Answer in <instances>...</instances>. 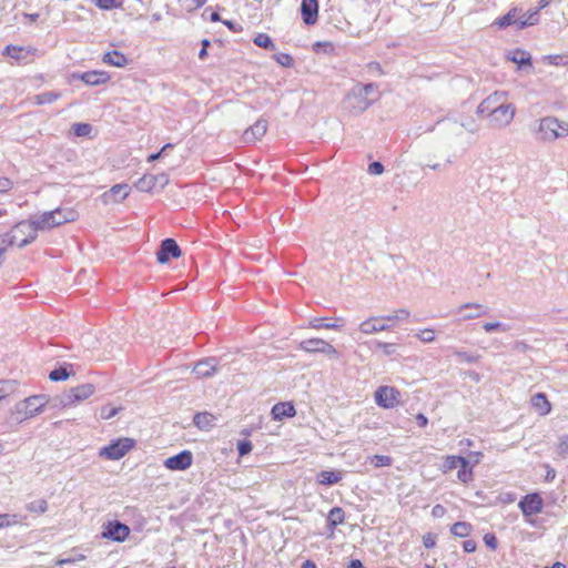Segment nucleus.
<instances>
[{
  "label": "nucleus",
  "instance_id": "f257e3e1",
  "mask_svg": "<svg viewBox=\"0 0 568 568\" xmlns=\"http://www.w3.org/2000/svg\"><path fill=\"white\" fill-rule=\"evenodd\" d=\"M37 232L32 220L22 221L16 224L10 232L0 236V241L9 246L17 245L18 247H23L36 240Z\"/></svg>",
  "mask_w": 568,
  "mask_h": 568
},
{
  "label": "nucleus",
  "instance_id": "f03ea898",
  "mask_svg": "<svg viewBox=\"0 0 568 568\" xmlns=\"http://www.w3.org/2000/svg\"><path fill=\"white\" fill-rule=\"evenodd\" d=\"M536 134L539 141L554 142L568 136V123L555 116H545L539 120Z\"/></svg>",
  "mask_w": 568,
  "mask_h": 568
},
{
  "label": "nucleus",
  "instance_id": "7ed1b4c3",
  "mask_svg": "<svg viewBox=\"0 0 568 568\" xmlns=\"http://www.w3.org/2000/svg\"><path fill=\"white\" fill-rule=\"evenodd\" d=\"M47 403L48 400L44 396H30L14 405L12 415L18 423H22L42 413Z\"/></svg>",
  "mask_w": 568,
  "mask_h": 568
},
{
  "label": "nucleus",
  "instance_id": "20e7f679",
  "mask_svg": "<svg viewBox=\"0 0 568 568\" xmlns=\"http://www.w3.org/2000/svg\"><path fill=\"white\" fill-rule=\"evenodd\" d=\"M134 442L131 438H119L108 446L99 450V457L108 460H118L125 456V454L133 447Z\"/></svg>",
  "mask_w": 568,
  "mask_h": 568
},
{
  "label": "nucleus",
  "instance_id": "39448f33",
  "mask_svg": "<svg viewBox=\"0 0 568 568\" xmlns=\"http://www.w3.org/2000/svg\"><path fill=\"white\" fill-rule=\"evenodd\" d=\"M375 98H367L363 94L361 89L357 85H354L353 89L348 92L345 98V109L353 113H362L367 110L374 102Z\"/></svg>",
  "mask_w": 568,
  "mask_h": 568
},
{
  "label": "nucleus",
  "instance_id": "423d86ee",
  "mask_svg": "<svg viewBox=\"0 0 568 568\" xmlns=\"http://www.w3.org/2000/svg\"><path fill=\"white\" fill-rule=\"evenodd\" d=\"M515 116V108L511 103L507 101L499 105L498 109L491 112L487 118L489 119V123L494 128H505L511 123Z\"/></svg>",
  "mask_w": 568,
  "mask_h": 568
},
{
  "label": "nucleus",
  "instance_id": "0eeeda50",
  "mask_svg": "<svg viewBox=\"0 0 568 568\" xmlns=\"http://www.w3.org/2000/svg\"><path fill=\"white\" fill-rule=\"evenodd\" d=\"M95 392V387L92 384H82L71 388L61 396L60 403L63 406H71L78 402L89 398Z\"/></svg>",
  "mask_w": 568,
  "mask_h": 568
},
{
  "label": "nucleus",
  "instance_id": "6e6552de",
  "mask_svg": "<svg viewBox=\"0 0 568 568\" xmlns=\"http://www.w3.org/2000/svg\"><path fill=\"white\" fill-rule=\"evenodd\" d=\"M298 348L310 354L321 353L327 356H337L336 348L322 338L304 339L300 343Z\"/></svg>",
  "mask_w": 568,
  "mask_h": 568
},
{
  "label": "nucleus",
  "instance_id": "1a4fd4ad",
  "mask_svg": "<svg viewBox=\"0 0 568 568\" xmlns=\"http://www.w3.org/2000/svg\"><path fill=\"white\" fill-rule=\"evenodd\" d=\"M399 390L390 386H379L374 393L376 404L386 409L395 407L399 403Z\"/></svg>",
  "mask_w": 568,
  "mask_h": 568
},
{
  "label": "nucleus",
  "instance_id": "9d476101",
  "mask_svg": "<svg viewBox=\"0 0 568 568\" xmlns=\"http://www.w3.org/2000/svg\"><path fill=\"white\" fill-rule=\"evenodd\" d=\"M386 317L387 315L371 316L359 324L358 329L361 333L365 335H372L379 332L388 331L392 327V325L388 324L390 321H388Z\"/></svg>",
  "mask_w": 568,
  "mask_h": 568
},
{
  "label": "nucleus",
  "instance_id": "9b49d317",
  "mask_svg": "<svg viewBox=\"0 0 568 568\" xmlns=\"http://www.w3.org/2000/svg\"><path fill=\"white\" fill-rule=\"evenodd\" d=\"M216 372V362L214 358H206L197 362L192 368L187 365L180 366V375L190 373L194 374L197 378L210 377Z\"/></svg>",
  "mask_w": 568,
  "mask_h": 568
},
{
  "label": "nucleus",
  "instance_id": "f8f14e48",
  "mask_svg": "<svg viewBox=\"0 0 568 568\" xmlns=\"http://www.w3.org/2000/svg\"><path fill=\"white\" fill-rule=\"evenodd\" d=\"M542 498L537 494L526 495L518 504L524 516L529 517L537 515L542 509Z\"/></svg>",
  "mask_w": 568,
  "mask_h": 568
},
{
  "label": "nucleus",
  "instance_id": "ddd939ff",
  "mask_svg": "<svg viewBox=\"0 0 568 568\" xmlns=\"http://www.w3.org/2000/svg\"><path fill=\"white\" fill-rule=\"evenodd\" d=\"M130 529L126 525L120 523V521H110L104 530L102 531V537L106 539H111L113 541H124L125 538L129 536Z\"/></svg>",
  "mask_w": 568,
  "mask_h": 568
},
{
  "label": "nucleus",
  "instance_id": "4468645a",
  "mask_svg": "<svg viewBox=\"0 0 568 568\" xmlns=\"http://www.w3.org/2000/svg\"><path fill=\"white\" fill-rule=\"evenodd\" d=\"M506 94L504 92H495L480 102L477 108V113L481 115H489L506 102Z\"/></svg>",
  "mask_w": 568,
  "mask_h": 568
},
{
  "label": "nucleus",
  "instance_id": "2eb2a0df",
  "mask_svg": "<svg viewBox=\"0 0 568 568\" xmlns=\"http://www.w3.org/2000/svg\"><path fill=\"white\" fill-rule=\"evenodd\" d=\"M130 190V185L126 183L115 184L102 194V201L104 204L121 202L128 197Z\"/></svg>",
  "mask_w": 568,
  "mask_h": 568
},
{
  "label": "nucleus",
  "instance_id": "dca6fc26",
  "mask_svg": "<svg viewBox=\"0 0 568 568\" xmlns=\"http://www.w3.org/2000/svg\"><path fill=\"white\" fill-rule=\"evenodd\" d=\"M267 131V121L264 119H258L252 126L246 129L243 133V141L245 143H254L260 141Z\"/></svg>",
  "mask_w": 568,
  "mask_h": 568
},
{
  "label": "nucleus",
  "instance_id": "f3484780",
  "mask_svg": "<svg viewBox=\"0 0 568 568\" xmlns=\"http://www.w3.org/2000/svg\"><path fill=\"white\" fill-rule=\"evenodd\" d=\"M462 315L463 321H469L480 317L486 313V307L478 303H465L456 310Z\"/></svg>",
  "mask_w": 568,
  "mask_h": 568
},
{
  "label": "nucleus",
  "instance_id": "a211bd4d",
  "mask_svg": "<svg viewBox=\"0 0 568 568\" xmlns=\"http://www.w3.org/2000/svg\"><path fill=\"white\" fill-rule=\"evenodd\" d=\"M170 257H178V243L173 239L164 240L156 253L158 262L161 264H165Z\"/></svg>",
  "mask_w": 568,
  "mask_h": 568
},
{
  "label": "nucleus",
  "instance_id": "6ab92c4d",
  "mask_svg": "<svg viewBox=\"0 0 568 568\" xmlns=\"http://www.w3.org/2000/svg\"><path fill=\"white\" fill-rule=\"evenodd\" d=\"M301 12L304 23L311 26L317 21L318 2L317 0H302Z\"/></svg>",
  "mask_w": 568,
  "mask_h": 568
},
{
  "label": "nucleus",
  "instance_id": "aec40b11",
  "mask_svg": "<svg viewBox=\"0 0 568 568\" xmlns=\"http://www.w3.org/2000/svg\"><path fill=\"white\" fill-rule=\"evenodd\" d=\"M73 77H78L88 85H100L110 80V75L104 71H89Z\"/></svg>",
  "mask_w": 568,
  "mask_h": 568
},
{
  "label": "nucleus",
  "instance_id": "412c9836",
  "mask_svg": "<svg viewBox=\"0 0 568 568\" xmlns=\"http://www.w3.org/2000/svg\"><path fill=\"white\" fill-rule=\"evenodd\" d=\"M272 417L275 420H282L285 417H293L296 414L295 407L290 402L277 403L272 407Z\"/></svg>",
  "mask_w": 568,
  "mask_h": 568
},
{
  "label": "nucleus",
  "instance_id": "4be33fe9",
  "mask_svg": "<svg viewBox=\"0 0 568 568\" xmlns=\"http://www.w3.org/2000/svg\"><path fill=\"white\" fill-rule=\"evenodd\" d=\"M531 406L541 416H546L551 412V404L544 393H537L531 397Z\"/></svg>",
  "mask_w": 568,
  "mask_h": 568
},
{
  "label": "nucleus",
  "instance_id": "5701e85b",
  "mask_svg": "<svg viewBox=\"0 0 568 568\" xmlns=\"http://www.w3.org/2000/svg\"><path fill=\"white\" fill-rule=\"evenodd\" d=\"M37 231L50 230L55 226L54 215L50 212H44L40 216L31 219Z\"/></svg>",
  "mask_w": 568,
  "mask_h": 568
},
{
  "label": "nucleus",
  "instance_id": "b1692460",
  "mask_svg": "<svg viewBox=\"0 0 568 568\" xmlns=\"http://www.w3.org/2000/svg\"><path fill=\"white\" fill-rule=\"evenodd\" d=\"M342 478V471L336 470H322L317 474V483L325 486L337 484Z\"/></svg>",
  "mask_w": 568,
  "mask_h": 568
},
{
  "label": "nucleus",
  "instance_id": "393cba45",
  "mask_svg": "<svg viewBox=\"0 0 568 568\" xmlns=\"http://www.w3.org/2000/svg\"><path fill=\"white\" fill-rule=\"evenodd\" d=\"M102 61L106 64L118 67V68H123L129 62L128 58L120 51L106 52L103 55Z\"/></svg>",
  "mask_w": 568,
  "mask_h": 568
},
{
  "label": "nucleus",
  "instance_id": "a878e982",
  "mask_svg": "<svg viewBox=\"0 0 568 568\" xmlns=\"http://www.w3.org/2000/svg\"><path fill=\"white\" fill-rule=\"evenodd\" d=\"M215 422V417L210 413H197L193 417V423L196 427L202 430H209Z\"/></svg>",
  "mask_w": 568,
  "mask_h": 568
},
{
  "label": "nucleus",
  "instance_id": "bb28decb",
  "mask_svg": "<svg viewBox=\"0 0 568 568\" xmlns=\"http://www.w3.org/2000/svg\"><path fill=\"white\" fill-rule=\"evenodd\" d=\"M51 213H53L54 215L55 226H59L68 222H72L77 217V213L73 210L55 209L51 211Z\"/></svg>",
  "mask_w": 568,
  "mask_h": 568
},
{
  "label": "nucleus",
  "instance_id": "cd10ccee",
  "mask_svg": "<svg viewBox=\"0 0 568 568\" xmlns=\"http://www.w3.org/2000/svg\"><path fill=\"white\" fill-rule=\"evenodd\" d=\"M508 59L514 63L518 64L519 67L531 64V57L525 50H516L510 52L508 54Z\"/></svg>",
  "mask_w": 568,
  "mask_h": 568
},
{
  "label": "nucleus",
  "instance_id": "c85d7f7f",
  "mask_svg": "<svg viewBox=\"0 0 568 568\" xmlns=\"http://www.w3.org/2000/svg\"><path fill=\"white\" fill-rule=\"evenodd\" d=\"M471 530L473 526L467 521H457L450 528V532L460 538L467 537Z\"/></svg>",
  "mask_w": 568,
  "mask_h": 568
},
{
  "label": "nucleus",
  "instance_id": "c756f323",
  "mask_svg": "<svg viewBox=\"0 0 568 568\" xmlns=\"http://www.w3.org/2000/svg\"><path fill=\"white\" fill-rule=\"evenodd\" d=\"M344 521V511L339 507H334L329 510L327 516V523L331 529L333 530L336 526L343 524Z\"/></svg>",
  "mask_w": 568,
  "mask_h": 568
},
{
  "label": "nucleus",
  "instance_id": "7c9ffc66",
  "mask_svg": "<svg viewBox=\"0 0 568 568\" xmlns=\"http://www.w3.org/2000/svg\"><path fill=\"white\" fill-rule=\"evenodd\" d=\"M371 348L381 349L384 355L392 356L397 352L398 345L396 343H385L381 341H375L372 343Z\"/></svg>",
  "mask_w": 568,
  "mask_h": 568
},
{
  "label": "nucleus",
  "instance_id": "2f4dec72",
  "mask_svg": "<svg viewBox=\"0 0 568 568\" xmlns=\"http://www.w3.org/2000/svg\"><path fill=\"white\" fill-rule=\"evenodd\" d=\"M135 187L141 192H150L155 189V175H144L136 183Z\"/></svg>",
  "mask_w": 568,
  "mask_h": 568
},
{
  "label": "nucleus",
  "instance_id": "473e14b6",
  "mask_svg": "<svg viewBox=\"0 0 568 568\" xmlns=\"http://www.w3.org/2000/svg\"><path fill=\"white\" fill-rule=\"evenodd\" d=\"M26 508L33 514H44L48 510L49 505L45 499L40 498L28 503Z\"/></svg>",
  "mask_w": 568,
  "mask_h": 568
},
{
  "label": "nucleus",
  "instance_id": "72a5a7b5",
  "mask_svg": "<svg viewBox=\"0 0 568 568\" xmlns=\"http://www.w3.org/2000/svg\"><path fill=\"white\" fill-rule=\"evenodd\" d=\"M60 97H61V93L53 92V91L40 93L34 97V103L37 105L52 103V102L57 101Z\"/></svg>",
  "mask_w": 568,
  "mask_h": 568
},
{
  "label": "nucleus",
  "instance_id": "f704fd0d",
  "mask_svg": "<svg viewBox=\"0 0 568 568\" xmlns=\"http://www.w3.org/2000/svg\"><path fill=\"white\" fill-rule=\"evenodd\" d=\"M452 354L454 356H456L457 358H459L462 362H465V363H476L479 361L480 356L477 355V354H470L466 351H463V349H457V348H454L452 347Z\"/></svg>",
  "mask_w": 568,
  "mask_h": 568
},
{
  "label": "nucleus",
  "instance_id": "c9c22d12",
  "mask_svg": "<svg viewBox=\"0 0 568 568\" xmlns=\"http://www.w3.org/2000/svg\"><path fill=\"white\" fill-rule=\"evenodd\" d=\"M16 390V382L8 379H0V400Z\"/></svg>",
  "mask_w": 568,
  "mask_h": 568
},
{
  "label": "nucleus",
  "instance_id": "e433bc0d",
  "mask_svg": "<svg viewBox=\"0 0 568 568\" xmlns=\"http://www.w3.org/2000/svg\"><path fill=\"white\" fill-rule=\"evenodd\" d=\"M253 42L257 47H261V48H264V49H275V45H274L272 39L266 33H258L254 38Z\"/></svg>",
  "mask_w": 568,
  "mask_h": 568
},
{
  "label": "nucleus",
  "instance_id": "4c0bfd02",
  "mask_svg": "<svg viewBox=\"0 0 568 568\" xmlns=\"http://www.w3.org/2000/svg\"><path fill=\"white\" fill-rule=\"evenodd\" d=\"M356 85L361 89L363 94L366 95L367 98L376 97V100L378 99V97H379L378 87L375 83H367V84L357 83Z\"/></svg>",
  "mask_w": 568,
  "mask_h": 568
},
{
  "label": "nucleus",
  "instance_id": "58836bf2",
  "mask_svg": "<svg viewBox=\"0 0 568 568\" xmlns=\"http://www.w3.org/2000/svg\"><path fill=\"white\" fill-rule=\"evenodd\" d=\"M483 328L486 333H491L495 331L508 332L510 326L501 322H488L483 325Z\"/></svg>",
  "mask_w": 568,
  "mask_h": 568
},
{
  "label": "nucleus",
  "instance_id": "ea45409f",
  "mask_svg": "<svg viewBox=\"0 0 568 568\" xmlns=\"http://www.w3.org/2000/svg\"><path fill=\"white\" fill-rule=\"evenodd\" d=\"M69 376L65 367L55 368L49 374V378L53 382L65 381Z\"/></svg>",
  "mask_w": 568,
  "mask_h": 568
},
{
  "label": "nucleus",
  "instance_id": "a19ab883",
  "mask_svg": "<svg viewBox=\"0 0 568 568\" xmlns=\"http://www.w3.org/2000/svg\"><path fill=\"white\" fill-rule=\"evenodd\" d=\"M516 22V12L515 10L513 11H509L507 14L500 17L496 23L498 24L499 28H506L513 23Z\"/></svg>",
  "mask_w": 568,
  "mask_h": 568
},
{
  "label": "nucleus",
  "instance_id": "79ce46f5",
  "mask_svg": "<svg viewBox=\"0 0 568 568\" xmlns=\"http://www.w3.org/2000/svg\"><path fill=\"white\" fill-rule=\"evenodd\" d=\"M3 53L14 60H21L24 58V55L22 54L23 48L14 45H7Z\"/></svg>",
  "mask_w": 568,
  "mask_h": 568
},
{
  "label": "nucleus",
  "instance_id": "37998d69",
  "mask_svg": "<svg viewBox=\"0 0 568 568\" xmlns=\"http://www.w3.org/2000/svg\"><path fill=\"white\" fill-rule=\"evenodd\" d=\"M460 465H468L467 459L458 456H449L446 459V467L448 469L460 467Z\"/></svg>",
  "mask_w": 568,
  "mask_h": 568
},
{
  "label": "nucleus",
  "instance_id": "c03bdc74",
  "mask_svg": "<svg viewBox=\"0 0 568 568\" xmlns=\"http://www.w3.org/2000/svg\"><path fill=\"white\" fill-rule=\"evenodd\" d=\"M94 4L101 9L109 10L118 8L122 4V0H92Z\"/></svg>",
  "mask_w": 568,
  "mask_h": 568
},
{
  "label": "nucleus",
  "instance_id": "a18cd8bd",
  "mask_svg": "<svg viewBox=\"0 0 568 568\" xmlns=\"http://www.w3.org/2000/svg\"><path fill=\"white\" fill-rule=\"evenodd\" d=\"M192 453L190 450L180 452V470L186 469L192 465Z\"/></svg>",
  "mask_w": 568,
  "mask_h": 568
},
{
  "label": "nucleus",
  "instance_id": "49530a36",
  "mask_svg": "<svg viewBox=\"0 0 568 568\" xmlns=\"http://www.w3.org/2000/svg\"><path fill=\"white\" fill-rule=\"evenodd\" d=\"M557 453L562 458L568 457V435H564L559 438Z\"/></svg>",
  "mask_w": 568,
  "mask_h": 568
},
{
  "label": "nucleus",
  "instance_id": "de8ad7c7",
  "mask_svg": "<svg viewBox=\"0 0 568 568\" xmlns=\"http://www.w3.org/2000/svg\"><path fill=\"white\" fill-rule=\"evenodd\" d=\"M371 460L375 467L390 466L393 462L392 457L386 455H374Z\"/></svg>",
  "mask_w": 568,
  "mask_h": 568
},
{
  "label": "nucleus",
  "instance_id": "09e8293b",
  "mask_svg": "<svg viewBox=\"0 0 568 568\" xmlns=\"http://www.w3.org/2000/svg\"><path fill=\"white\" fill-rule=\"evenodd\" d=\"M409 315H410V313H409L408 310L400 308V310L395 311L392 314H388L386 318L388 321H392V322H394V321H405V320H407L409 317Z\"/></svg>",
  "mask_w": 568,
  "mask_h": 568
},
{
  "label": "nucleus",
  "instance_id": "8fccbe9b",
  "mask_svg": "<svg viewBox=\"0 0 568 568\" xmlns=\"http://www.w3.org/2000/svg\"><path fill=\"white\" fill-rule=\"evenodd\" d=\"M181 187L183 189V194L187 197H191L192 200H195L196 196L201 195V189L194 184H185Z\"/></svg>",
  "mask_w": 568,
  "mask_h": 568
},
{
  "label": "nucleus",
  "instance_id": "3c124183",
  "mask_svg": "<svg viewBox=\"0 0 568 568\" xmlns=\"http://www.w3.org/2000/svg\"><path fill=\"white\" fill-rule=\"evenodd\" d=\"M310 326L312 328H315V329H318V328H322V327L327 328V329H336V328H338L337 324H335V323H327V324H325V323H322L321 318H313V320H311L310 321Z\"/></svg>",
  "mask_w": 568,
  "mask_h": 568
},
{
  "label": "nucleus",
  "instance_id": "603ef678",
  "mask_svg": "<svg viewBox=\"0 0 568 568\" xmlns=\"http://www.w3.org/2000/svg\"><path fill=\"white\" fill-rule=\"evenodd\" d=\"M417 337L424 343H432L435 341V333L432 328H424L419 331Z\"/></svg>",
  "mask_w": 568,
  "mask_h": 568
},
{
  "label": "nucleus",
  "instance_id": "864d4df0",
  "mask_svg": "<svg viewBox=\"0 0 568 568\" xmlns=\"http://www.w3.org/2000/svg\"><path fill=\"white\" fill-rule=\"evenodd\" d=\"M91 125L88 123H75L73 125L74 134L78 136H85L91 132Z\"/></svg>",
  "mask_w": 568,
  "mask_h": 568
},
{
  "label": "nucleus",
  "instance_id": "5fc2aeb1",
  "mask_svg": "<svg viewBox=\"0 0 568 568\" xmlns=\"http://www.w3.org/2000/svg\"><path fill=\"white\" fill-rule=\"evenodd\" d=\"M17 515L0 514V528L17 524Z\"/></svg>",
  "mask_w": 568,
  "mask_h": 568
},
{
  "label": "nucleus",
  "instance_id": "6e6d98bb",
  "mask_svg": "<svg viewBox=\"0 0 568 568\" xmlns=\"http://www.w3.org/2000/svg\"><path fill=\"white\" fill-rule=\"evenodd\" d=\"M471 470L468 469V465H460V468L457 473V477L459 480H462L463 483H467L471 479Z\"/></svg>",
  "mask_w": 568,
  "mask_h": 568
},
{
  "label": "nucleus",
  "instance_id": "4d7b16f0",
  "mask_svg": "<svg viewBox=\"0 0 568 568\" xmlns=\"http://www.w3.org/2000/svg\"><path fill=\"white\" fill-rule=\"evenodd\" d=\"M118 414V408L116 407H112V406H104L101 408V417L103 419H110L112 417H114L115 415Z\"/></svg>",
  "mask_w": 568,
  "mask_h": 568
},
{
  "label": "nucleus",
  "instance_id": "13d9d810",
  "mask_svg": "<svg viewBox=\"0 0 568 568\" xmlns=\"http://www.w3.org/2000/svg\"><path fill=\"white\" fill-rule=\"evenodd\" d=\"M275 59L283 67H291L293 64V59L287 53H278L275 55Z\"/></svg>",
  "mask_w": 568,
  "mask_h": 568
},
{
  "label": "nucleus",
  "instance_id": "bf43d9fd",
  "mask_svg": "<svg viewBox=\"0 0 568 568\" xmlns=\"http://www.w3.org/2000/svg\"><path fill=\"white\" fill-rule=\"evenodd\" d=\"M368 173L372 175H381L384 172V165L376 161L368 165Z\"/></svg>",
  "mask_w": 568,
  "mask_h": 568
},
{
  "label": "nucleus",
  "instance_id": "052dcab7",
  "mask_svg": "<svg viewBox=\"0 0 568 568\" xmlns=\"http://www.w3.org/2000/svg\"><path fill=\"white\" fill-rule=\"evenodd\" d=\"M237 450L241 456L248 454L252 450V443L250 440L239 442Z\"/></svg>",
  "mask_w": 568,
  "mask_h": 568
},
{
  "label": "nucleus",
  "instance_id": "680f3d73",
  "mask_svg": "<svg viewBox=\"0 0 568 568\" xmlns=\"http://www.w3.org/2000/svg\"><path fill=\"white\" fill-rule=\"evenodd\" d=\"M173 149H174V145L169 143V144L164 145V146L160 150V152L154 153V154H151V155L149 156V161H150V162H152V161H154V160H158L159 158L165 156V155L168 154V151H169V150H173Z\"/></svg>",
  "mask_w": 568,
  "mask_h": 568
},
{
  "label": "nucleus",
  "instance_id": "e2e57ef3",
  "mask_svg": "<svg viewBox=\"0 0 568 568\" xmlns=\"http://www.w3.org/2000/svg\"><path fill=\"white\" fill-rule=\"evenodd\" d=\"M484 541L486 544V546L493 550H495L497 548V538L495 537V535L493 534H486L484 536Z\"/></svg>",
  "mask_w": 568,
  "mask_h": 568
},
{
  "label": "nucleus",
  "instance_id": "0e129e2a",
  "mask_svg": "<svg viewBox=\"0 0 568 568\" xmlns=\"http://www.w3.org/2000/svg\"><path fill=\"white\" fill-rule=\"evenodd\" d=\"M12 181L8 178H0V193H6L12 189Z\"/></svg>",
  "mask_w": 568,
  "mask_h": 568
},
{
  "label": "nucleus",
  "instance_id": "69168bd1",
  "mask_svg": "<svg viewBox=\"0 0 568 568\" xmlns=\"http://www.w3.org/2000/svg\"><path fill=\"white\" fill-rule=\"evenodd\" d=\"M460 126L473 134L478 131V126L476 125V123L473 120L467 121V122H462Z\"/></svg>",
  "mask_w": 568,
  "mask_h": 568
},
{
  "label": "nucleus",
  "instance_id": "338daca9",
  "mask_svg": "<svg viewBox=\"0 0 568 568\" xmlns=\"http://www.w3.org/2000/svg\"><path fill=\"white\" fill-rule=\"evenodd\" d=\"M476 547H477V544L475 540L473 539H468V540H465L463 542V549L466 551V552H474L476 550Z\"/></svg>",
  "mask_w": 568,
  "mask_h": 568
},
{
  "label": "nucleus",
  "instance_id": "774afa93",
  "mask_svg": "<svg viewBox=\"0 0 568 568\" xmlns=\"http://www.w3.org/2000/svg\"><path fill=\"white\" fill-rule=\"evenodd\" d=\"M169 183V178L165 174L155 175V187L163 189Z\"/></svg>",
  "mask_w": 568,
  "mask_h": 568
}]
</instances>
